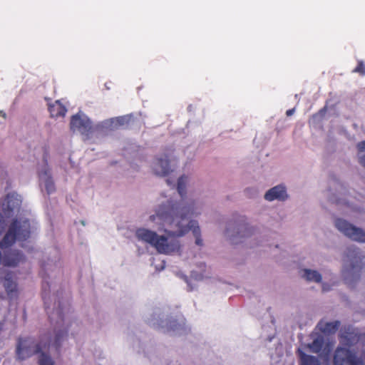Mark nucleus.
Wrapping results in <instances>:
<instances>
[{"label": "nucleus", "mask_w": 365, "mask_h": 365, "mask_svg": "<svg viewBox=\"0 0 365 365\" xmlns=\"http://www.w3.org/2000/svg\"><path fill=\"white\" fill-rule=\"evenodd\" d=\"M31 225L28 219L24 217H16L9 227V230L0 242L1 249L12 245L16 240L24 241L30 237Z\"/></svg>", "instance_id": "obj_4"}, {"label": "nucleus", "mask_w": 365, "mask_h": 365, "mask_svg": "<svg viewBox=\"0 0 365 365\" xmlns=\"http://www.w3.org/2000/svg\"><path fill=\"white\" fill-rule=\"evenodd\" d=\"M251 191H254V190H253L252 188H247V189L245 190V192H246L247 194H248V193H249V192H250Z\"/></svg>", "instance_id": "obj_36"}, {"label": "nucleus", "mask_w": 365, "mask_h": 365, "mask_svg": "<svg viewBox=\"0 0 365 365\" xmlns=\"http://www.w3.org/2000/svg\"><path fill=\"white\" fill-rule=\"evenodd\" d=\"M70 126L73 132H78L85 135H89L94 130L90 119L82 113L72 116Z\"/></svg>", "instance_id": "obj_9"}, {"label": "nucleus", "mask_w": 365, "mask_h": 365, "mask_svg": "<svg viewBox=\"0 0 365 365\" xmlns=\"http://www.w3.org/2000/svg\"><path fill=\"white\" fill-rule=\"evenodd\" d=\"M354 73H357L361 76H365V63L362 60H359L357 61V66L353 70Z\"/></svg>", "instance_id": "obj_26"}, {"label": "nucleus", "mask_w": 365, "mask_h": 365, "mask_svg": "<svg viewBox=\"0 0 365 365\" xmlns=\"http://www.w3.org/2000/svg\"><path fill=\"white\" fill-rule=\"evenodd\" d=\"M359 163L365 168V154L359 156Z\"/></svg>", "instance_id": "obj_32"}, {"label": "nucleus", "mask_w": 365, "mask_h": 365, "mask_svg": "<svg viewBox=\"0 0 365 365\" xmlns=\"http://www.w3.org/2000/svg\"><path fill=\"white\" fill-rule=\"evenodd\" d=\"M166 182H167V184L169 185H174V182L170 179H167Z\"/></svg>", "instance_id": "obj_35"}, {"label": "nucleus", "mask_w": 365, "mask_h": 365, "mask_svg": "<svg viewBox=\"0 0 365 365\" xmlns=\"http://www.w3.org/2000/svg\"><path fill=\"white\" fill-rule=\"evenodd\" d=\"M294 112V109H289L287 110L286 114L287 116L292 115Z\"/></svg>", "instance_id": "obj_34"}, {"label": "nucleus", "mask_w": 365, "mask_h": 365, "mask_svg": "<svg viewBox=\"0 0 365 365\" xmlns=\"http://www.w3.org/2000/svg\"><path fill=\"white\" fill-rule=\"evenodd\" d=\"M24 256L18 252L13 251L6 255L3 259L5 266L14 267L23 262Z\"/></svg>", "instance_id": "obj_16"}, {"label": "nucleus", "mask_w": 365, "mask_h": 365, "mask_svg": "<svg viewBox=\"0 0 365 365\" xmlns=\"http://www.w3.org/2000/svg\"><path fill=\"white\" fill-rule=\"evenodd\" d=\"M189 178L186 175H182L178 178V193L170 197L165 202H161L156 207H163L166 212L178 215H184L186 217H198L203 210L202 203L195 198L192 193L193 190H187V186Z\"/></svg>", "instance_id": "obj_2"}, {"label": "nucleus", "mask_w": 365, "mask_h": 365, "mask_svg": "<svg viewBox=\"0 0 365 365\" xmlns=\"http://www.w3.org/2000/svg\"><path fill=\"white\" fill-rule=\"evenodd\" d=\"M149 227L150 228L141 227L138 228L135 230V235L139 241L149 244L155 248V244L157 241L159 232L155 229L151 230V227Z\"/></svg>", "instance_id": "obj_12"}, {"label": "nucleus", "mask_w": 365, "mask_h": 365, "mask_svg": "<svg viewBox=\"0 0 365 365\" xmlns=\"http://www.w3.org/2000/svg\"><path fill=\"white\" fill-rule=\"evenodd\" d=\"M361 344L363 346H365V333H362L360 334V341Z\"/></svg>", "instance_id": "obj_33"}, {"label": "nucleus", "mask_w": 365, "mask_h": 365, "mask_svg": "<svg viewBox=\"0 0 365 365\" xmlns=\"http://www.w3.org/2000/svg\"><path fill=\"white\" fill-rule=\"evenodd\" d=\"M334 365H364L361 357L349 348L338 346L333 357Z\"/></svg>", "instance_id": "obj_7"}, {"label": "nucleus", "mask_w": 365, "mask_h": 365, "mask_svg": "<svg viewBox=\"0 0 365 365\" xmlns=\"http://www.w3.org/2000/svg\"><path fill=\"white\" fill-rule=\"evenodd\" d=\"M336 204H339L340 202H339V200H337V201L336 202Z\"/></svg>", "instance_id": "obj_41"}, {"label": "nucleus", "mask_w": 365, "mask_h": 365, "mask_svg": "<svg viewBox=\"0 0 365 365\" xmlns=\"http://www.w3.org/2000/svg\"><path fill=\"white\" fill-rule=\"evenodd\" d=\"M49 112L52 117H63L67 110L60 101H56L48 106Z\"/></svg>", "instance_id": "obj_18"}, {"label": "nucleus", "mask_w": 365, "mask_h": 365, "mask_svg": "<svg viewBox=\"0 0 365 365\" xmlns=\"http://www.w3.org/2000/svg\"><path fill=\"white\" fill-rule=\"evenodd\" d=\"M64 335V331H56L53 341H51L49 343L44 341L38 342L32 338L20 339L16 349V359L22 361L30 358L34 354H38V364H39V359L42 355L51 357L48 353L50 344L56 347L59 346Z\"/></svg>", "instance_id": "obj_3"}, {"label": "nucleus", "mask_w": 365, "mask_h": 365, "mask_svg": "<svg viewBox=\"0 0 365 365\" xmlns=\"http://www.w3.org/2000/svg\"><path fill=\"white\" fill-rule=\"evenodd\" d=\"M205 264L200 262L197 265L196 268H193L191 272V277L195 280H201L205 277Z\"/></svg>", "instance_id": "obj_21"}, {"label": "nucleus", "mask_w": 365, "mask_h": 365, "mask_svg": "<svg viewBox=\"0 0 365 365\" xmlns=\"http://www.w3.org/2000/svg\"><path fill=\"white\" fill-rule=\"evenodd\" d=\"M298 354L300 359V365H320L319 359L313 356L308 355L302 351L299 350Z\"/></svg>", "instance_id": "obj_19"}, {"label": "nucleus", "mask_w": 365, "mask_h": 365, "mask_svg": "<svg viewBox=\"0 0 365 365\" xmlns=\"http://www.w3.org/2000/svg\"><path fill=\"white\" fill-rule=\"evenodd\" d=\"M335 226L351 240L365 243V232L362 229L356 227L346 220L340 218L336 220Z\"/></svg>", "instance_id": "obj_8"}, {"label": "nucleus", "mask_w": 365, "mask_h": 365, "mask_svg": "<svg viewBox=\"0 0 365 365\" xmlns=\"http://www.w3.org/2000/svg\"><path fill=\"white\" fill-rule=\"evenodd\" d=\"M266 200L272 201L274 200V187L270 188L264 195Z\"/></svg>", "instance_id": "obj_29"}, {"label": "nucleus", "mask_w": 365, "mask_h": 365, "mask_svg": "<svg viewBox=\"0 0 365 365\" xmlns=\"http://www.w3.org/2000/svg\"><path fill=\"white\" fill-rule=\"evenodd\" d=\"M180 277H182V279H184L187 282V278L184 274H181Z\"/></svg>", "instance_id": "obj_38"}, {"label": "nucleus", "mask_w": 365, "mask_h": 365, "mask_svg": "<svg viewBox=\"0 0 365 365\" xmlns=\"http://www.w3.org/2000/svg\"><path fill=\"white\" fill-rule=\"evenodd\" d=\"M254 233V228L250 227H235L234 229H226V235L233 242H238L239 241L251 237Z\"/></svg>", "instance_id": "obj_13"}, {"label": "nucleus", "mask_w": 365, "mask_h": 365, "mask_svg": "<svg viewBox=\"0 0 365 365\" xmlns=\"http://www.w3.org/2000/svg\"><path fill=\"white\" fill-rule=\"evenodd\" d=\"M21 197L16 192H11L7 195L6 202L4 204V210L5 215L8 217L11 214L19 212L21 204Z\"/></svg>", "instance_id": "obj_15"}, {"label": "nucleus", "mask_w": 365, "mask_h": 365, "mask_svg": "<svg viewBox=\"0 0 365 365\" xmlns=\"http://www.w3.org/2000/svg\"><path fill=\"white\" fill-rule=\"evenodd\" d=\"M249 221L244 215H239L233 222H230L226 229H234L235 227H248Z\"/></svg>", "instance_id": "obj_22"}, {"label": "nucleus", "mask_w": 365, "mask_h": 365, "mask_svg": "<svg viewBox=\"0 0 365 365\" xmlns=\"http://www.w3.org/2000/svg\"><path fill=\"white\" fill-rule=\"evenodd\" d=\"M340 322L339 321H334L331 322H320L317 327L324 334H334L339 329Z\"/></svg>", "instance_id": "obj_17"}, {"label": "nucleus", "mask_w": 365, "mask_h": 365, "mask_svg": "<svg viewBox=\"0 0 365 365\" xmlns=\"http://www.w3.org/2000/svg\"><path fill=\"white\" fill-rule=\"evenodd\" d=\"M3 286L9 298L14 299L18 297L19 287L14 274L11 272L6 274L3 280Z\"/></svg>", "instance_id": "obj_14"}, {"label": "nucleus", "mask_w": 365, "mask_h": 365, "mask_svg": "<svg viewBox=\"0 0 365 365\" xmlns=\"http://www.w3.org/2000/svg\"><path fill=\"white\" fill-rule=\"evenodd\" d=\"M356 147L359 153L365 152V140L359 142Z\"/></svg>", "instance_id": "obj_30"}, {"label": "nucleus", "mask_w": 365, "mask_h": 365, "mask_svg": "<svg viewBox=\"0 0 365 365\" xmlns=\"http://www.w3.org/2000/svg\"><path fill=\"white\" fill-rule=\"evenodd\" d=\"M146 225L160 233L155 244V249L160 254L173 255L181 249L179 237L185 236L190 231L197 246L203 245L199 222L184 215L166 212L163 207H155L149 214Z\"/></svg>", "instance_id": "obj_1"}, {"label": "nucleus", "mask_w": 365, "mask_h": 365, "mask_svg": "<svg viewBox=\"0 0 365 365\" xmlns=\"http://www.w3.org/2000/svg\"><path fill=\"white\" fill-rule=\"evenodd\" d=\"M39 365H56V362L52 357L42 355L39 359Z\"/></svg>", "instance_id": "obj_27"}, {"label": "nucleus", "mask_w": 365, "mask_h": 365, "mask_svg": "<svg viewBox=\"0 0 365 365\" xmlns=\"http://www.w3.org/2000/svg\"><path fill=\"white\" fill-rule=\"evenodd\" d=\"M364 256L359 249L355 246H350L346 248L344 255V266L342 274L346 284H349V279H356L359 277V272L361 271L364 264L362 259Z\"/></svg>", "instance_id": "obj_6"}, {"label": "nucleus", "mask_w": 365, "mask_h": 365, "mask_svg": "<svg viewBox=\"0 0 365 365\" xmlns=\"http://www.w3.org/2000/svg\"><path fill=\"white\" fill-rule=\"evenodd\" d=\"M302 277L310 282H320L322 281V275L315 270L305 269Z\"/></svg>", "instance_id": "obj_23"}, {"label": "nucleus", "mask_w": 365, "mask_h": 365, "mask_svg": "<svg viewBox=\"0 0 365 365\" xmlns=\"http://www.w3.org/2000/svg\"><path fill=\"white\" fill-rule=\"evenodd\" d=\"M175 168L173 162L167 157L155 158L152 163L153 172L158 176H165L173 172Z\"/></svg>", "instance_id": "obj_11"}, {"label": "nucleus", "mask_w": 365, "mask_h": 365, "mask_svg": "<svg viewBox=\"0 0 365 365\" xmlns=\"http://www.w3.org/2000/svg\"><path fill=\"white\" fill-rule=\"evenodd\" d=\"M275 200L284 201L287 199L288 195L284 186L279 185L275 186Z\"/></svg>", "instance_id": "obj_24"}, {"label": "nucleus", "mask_w": 365, "mask_h": 365, "mask_svg": "<svg viewBox=\"0 0 365 365\" xmlns=\"http://www.w3.org/2000/svg\"><path fill=\"white\" fill-rule=\"evenodd\" d=\"M41 183L43 185L46 192L51 193L54 191L55 187L53 182L48 173H44L40 177Z\"/></svg>", "instance_id": "obj_20"}, {"label": "nucleus", "mask_w": 365, "mask_h": 365, "mask_svg": "<svg viewBox=\"0 0 365 365\" xmlns=\"http://www.w3.org/2000/svg\"><path fill=\"white\" fill-rule=\"evenodd\" d=\"M130 118L129 116H123V117L117 118L115 119H113L111 120V122H112V123H115L114 126L115 127L117 125H124L125 123L128 122Z\"/></svg>", "instance_id": "obj_28"}, {"label": "nucleus", "mask_w": 365, "mask_h": 365, "mask_svg": "<svg viewBox=\"0 0 365 365\" xmlns=\"http://www.w3.org/2000/svg\"><path fill=\"white\" fill-rule=\"evenodd\" d=\"M323 345L324 339L322 336H319L309 344V347L312 352L319 353L322 349Z\"/></svg>", "instance_id": "obj_25"}, {"label": "nucleus", "mask_w": 365, "mask_h": 365, "mask_svg": "<svg viewBox=\"0 0 365 365\" xmlns=\"http://www.w3.org/2000/svg\"><path fill=\"white\" fill-rule=\"evenodd\" d=\"M328 290H329V289H328V288H327V287H326V285H325V284H324V285H323V291H324V292H327V291H328Z\"/></svg>", "instance_id": "obj_37"}, {"label": "nucleus", "mask_w": 365, "mask_h": 365, "mask_svg": "<svg viewBox=\"0 0 365 365\" xmlns=\"http://www.w3.org/2000/svg\"><path fill=\"white\" fill-rule=\"evenodd\" d=\"M3 117L6 118V114L5 113L3 114Z\"/></svg>", "instance_id": "obj_40"}, {"label": "nucleus", "mask_w": 365, "mask_h": 365, "mask_svg": "<svg viewBox=\"0 0 365 365\" xmlns=\"http://www.w3.org/2000/svg\"><path fill=\"white\" fill-rule=\"evenodd\" d=\"M360 334L357 329L348 326L344 327L340 330V342L348 347L353 346L360 341Z\"/></svg>", "instance_id": "obj_10"}, {"label": "nucleus", "mask_w": 365, "mask_h": 365, "mask_svg": "<svg viewBox=\"0 0 365 365\" xmlns=\"http://www.w3.org/2000/svg\"><path fill=\"white\" fill-rule=\"evenodd\" d=\"M268 341H269V342H271V341H272V338H271V337H269V338H268Z\"/></svg>", "instance_id": "obj_39"}, {"label": "nucleus", "mask_w": 365, "mask_h": 365, "mask_svg": "<svg viewBox=\"0 0 365 365\" xmlns=\"http://www.w3.org/2000/svg\"><path fill=\"white\" fill-rule=\"evenodd\" d=\"M5 226H6L5 218L1 214H0V235L4 230Z\"/></svg>", "instance_id": "obj_31"}, {"label": "nucleus", "mask_w": 365, "mask_h": 365, "mask_svg": "<svg viewBox=\"0 0 365 365\" xmlns=\"http://www.w3.org/2000/svg\"><path fill=\"white\" fill-rule=\"evenodd\" d=\"M148 321L152 326L161 329L165 332L182 334L186 331L185 320L183 317L168 318L160 309L154 311Z\"/></svg>", "instance_id": "obj_5"}]
</instances>
